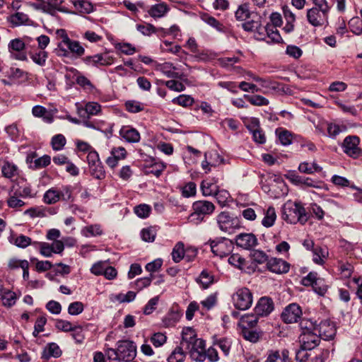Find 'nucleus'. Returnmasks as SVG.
<instances>
[{
    "label": "nucleus",
    "mask_w": 362,
    "mask_h": 362,
    "mask_svg": "<svg viewBox=\"0 0 362 362\" xmlns=\"http://www.w3.org/2000/svg\"><path fill=\"white\" fill-rule=\"evenodd\" d=\"M282 218L290 224H305L308 215L305 208L299 202H287L282 208Z\"/></svg>",
    "instance_id": "1"
},
{
    "label": "nucleus",
    "mask_w": 362,
    "mask_h": 362,
    "mask_svg": "<svg viewBox=\"0 0 362 362\" xmlns=\"http://www.w3.org/2000/svg\"><path fill=\"white\" fill-rule=\"evenodd\" d=\"M192 212L187 217V221L194 225L204 221L206 216L212 214L216 209L215 205L207 200H199L192 204Z\"/></svg>",
    "instance_id": "2"
},
{
    "label": "nucleus",
    "mask_w": 362,
    "mask_h": 362,
    "mask_svg": "<svg viewBox=\"0 0 362 362\" xmlns=\"http://www.w3.org/2000/svg\"><path fill=\"white\" fill-rule=\"evenodd\" d=\"M216 220L218 228L224 233H233L241 226L239 218L228 211L221 212L217 215Z\"/></svg>",
    "instance_id": "3"
},
{
    "label": "nucleus",
    "mask_w": 362,
    "mask_h": 362,
    "mask_svg": "<svg viewBox=\"0 0 362 362\" xmlns=\"http://www.w3.org/2000/svg\"><path fill=\"white\" fill-rule=\"evenodd\" d=\"M208 243L211 252L216 256L223 257L229 255L233 249V243L226 238H216L209 240Z\"/></svg>",
    "instance_id": "4"
},
{
    "label": "nucleus",
    "mask_w": 362,
    "mask_h": 362,
    "mask_svg": "<svg viewBox=\"0 0 362 362\" xmlns=\"http://www.w3.org/2000/svg\"><path fill=\"white\" fill-rule=\"evenodd\" d=\"M234 305L239 310H247L252 303V294L247 288H239L233 296Z\"/></svg>",
    "instance_id": "5"
},
{
    "label": "nucleus",
    "mask_w": 362,
    "mask_h": 362,
    "mask_svg": "<svg viewBox=\"0 0 362 362\" xmlns=\"http://www.w3.org/2000/svg\"><path fill=\"white\" fill-rule=\"evenodd\" d=\"M117 354L120 361H131L136 355V346L132 341H119L117 342Z\"/></svg>",
    "instance_id": "6"
},
{
    "label": "nucleus",
    "mask_w": 362,
    "mask_h": 362,
    "mask_svg": "<svg viewBox=\"0 0 362 362\" xmlns=\"http://www.w3.org/2000/svg\"><path fill=\"white\" fill-rule=\"evenodd\" d=\"M359 142V138L356 136H346L342 144L343 151L352 158H360L362 156V151L358 147Z\"/></svg>",
    "instance_id": "7"
},
{
    "label": "nucleus",
    "mask_w": 362,
    "mask_h": 362,
    "mask_svg": "<svg viewBox=\"0 0 362 362\" xmlns=\"http://www.w3.org/2000/svg\"><path fill=\"white\" fill-rule=\"evenodd\" d=\"M301 315L300 307L296 303H291L284 308L281 317L284 322L289 324L297 322Z\"/></svg>",
    "instance_id": "8"
},
{
    "label": "nucleus",
    "mask_w": 362,
    "mask_h": 362,
    "mask_svg": "<svg viewBox=\"0 0 362 362\" xmlns=\"http://www.w3.org/2000/svg\"><path fill=\"white\" fill-rule=\"evenodd\" d=\"M328 11L311 8L308 10L307 18L308 22L313 26H321L327 22Z\"/></svg>",
    "instance_id": "9"
},
{
    "label": "nucleus",
    "mask_w": 362,
    "mask_h": 362,
    "mask_svg": "<svg viewBox=\"0 0 362 362\" xmlns=\"http://www.w3.org/2000/svg\"><path fill=\"white\" fill-rule=\"evenodd\" d=\"M316 332L319 334L320 339L330 340L336 334V328L332 322L324 320L317 325Z\"/></svg>",
    "instance_id": "10"
},
{
    "label": "nucleus",
    "mask_w": 362,
    "mask_h": 362,
    "mask_svg": "<svg viewBox=\"0 0 362 362\" xmlns=\"http://www.w3.org/2000/svg\"><path fill=\"white\" fill-rule=\"evenodd\" d=\"M300 346L305 349H313L318 346L320 339L317 332H301L299 337Z\"/></svg>",
    "instance_id": "11"
},
{
    "label": "nucleus",
    "mask_w": 362,
    "mask_h": 362,
    "mask_svg": "<svg viewBox=\"0 0 362 362\" xmlns=\"http://www.w3.org/2000/svg\"><path fill=\"white\" fill-rule=\"evenodd\" d=\"M83 62L88 66H108L112 64L113 59L105 54H98L93 56H87L82 59Z\"/></svg>",
    "instance_id": "12"
},
{
    "label": "nucleus",
    "mask_w": 362,
    "mask_h": 362,
    "mask_svg": "<svg viewBox=\"0 0 362 362\" xmlns=\"http://www.w3.org/2000/svg\"><path fill=\"white\" fill-rule=\"evenodd\" d=\"M274 310V303L269 297H262L258 300L255 308V313L257 316H267Z\"/></svg>",
    "instance_id": "13"
},
{
    "label": "nucleus",
    "mask_w": 362,
    "mask_h": 362,
    "mask_svg": "<svg viewBox=\"0 0 362 362\" xmlns=\"http://www.w3.org/2000/svg\"><path fill=\"white\" fill-rule=\"evenodd\" d=\"M267 269L273 273L285 274L289 271L290 264L281 259H270L267 263Z\"/></svg>",
    "instance_id": "14"
},
{
    "label": "nucleus",
    "mask_w": 362,
    "mask_h": 362,
    "mask_svg": "<svg viewBox=\"0 0 362 362\" xmlns=\"http://www.w3.org/2000/svg\"><path fill=\"white\" fill-rule=\"evenodd\" d=\"M235 240L238 246L245 250H250L257 245V239L252 233H240Z\"/></svg>",
    "instance_id": "15"
},
{
    "label": "nucleus",
    "mask_w": 362,
    "mask_h": 362,
    "mask_svg": "<svg viewBox=\"0 0 362 362\" xmlns=\"http://www.w3.org/2000/svg\"><path fill=\"white\" fill-rule=\"evenodd\" d=\"M119 135L129 143H137L140 140L139 132L129 126L122 127L119 130Z\"/></svg>",
    "instance_id": "16"
},
{
    "label": "nucleus",
    "mask_w": 362,
    "mask_h": 362,
    "mask_svg": "<svg viewBox=\"0 0 362 362\" xmlns=\"http://www.w3.org/2000/svg\"><path fill=\"white\" fill-rule=\"evenodd\" d=\"M2 175L8 179H12L19 174V170L17 165L8 160H4L1 166Z\"/></svg>",
    "instance_id": "17"
},
{
    "label": "nucleus",
    "mask_w": 362,
    "mask_h": 362,
    "mask_svg": "<svg viewBox=\"0 0 362 362\" xmlns=\"http://www.w3.org/2000/svg\"><path fill=\"white\" fill-rule=\"evenodd\" d=\"M158 69L168 78L182 79L184 76L183 74L175 71L177 68L170 62H165L159 65Z\"/></svg>",
    "instance_id": "18"
},
{
    "label": "nucleus",
    "mask_w": 362,
    "mask_h": 362,
    "mask_svg": "<svg viewBox=\"0 0 362 362\" xmlns=\"http://www.w3.org/2000/svg\"><path fill=\"white\" fill-rule=\"evenodd\" d=\"M25 48V43L21 39L16 38L10 42L8 44V49L11 51H16L19 53L14 56V58L18 60L24 61L27 59L26 54L21 52Z\"/></svg>",
    "instance_id": "19"
},
{
    "label": "nucleus",
    "mask_w": 362,
    "mask_h": 362,
    "mask_svg": "<svg viewBox=\"0 0 362 362\" xmlns=\"http://www.w3.org/2000/svg\"><path fill=\"white\" fill-rule=\"evenodd\" d=\"M62 42L66 45L72 53L76 54L78 57L82 56L85 52L84 48L80 43L78 41L71 40L67 35L63 37Z\"/></svg>",
    "instance_id": "20"
},
{
    "label": "nucleus",
    "mask_w": 362,
    "mask_h": 362,
    "mask_svg": "<svg viewBox=\"0 0 362 362\" xmlns=\"http://www.w3.org/2000/svg\"><path fill=\"white\" fill-rule=\"evenodd\" d=\"M101 110L100 104L95 102H89L86 103L84 108H78V113L81 117H86V115H98Z\"/></svg>",
    "instance_id": "21"
},
{
    "label": "nucleus",
    "mask_w": 362,
    "mask_h": 362,
    "mask_svg": "<svg viewBox=\"0 0 362 362\" xmlns=\"http://www.w3.org/2000/svg\"><path fill=\"white\" fill-rule=\"evenodd\" d=\"M168 11L169 8L167 4L165 3H160L152 6L148 13L151 17L156 18L164 16Z\"/></svg>",
    "instance_id": "22"
},
{
    "label": "nucleus",
    "mask_w": 362,
    "mask_h": 362,
    "mask_svg": "<svg viewBox=\"0 0 362 362\" xmlns=\"http://www.w3.org/2000/svg\"><path fill=\"white\" fill-rule=\"evenodd\" d=\"M216 180L214 179L209 180H203L201 184V189L204 196L213 195L217 192L218 186L216 185Z\"/></svg>",
    "instance_id": "23"
},
{
    "label": "nucleus",
    "mask_w": 362,
    "mask_h": 362,
    "mask_svg": "<svg viewBox=\"0 0 362 362\" xmlns=\"http://www.w3.org/2000/svg\"><path fill=\"white\" fill-rule=\"evenodd\" d=\"M197 336L194 333V331L191 328H187L182 332V339L181 341V347H185L187 349L193 343L194 340H195Z\"/></svg>",
    "instance_id": "24"
},
{
    "label": "nucleus",
    "mask_w": 362,
    "mask_h": 362,
    "mask_svg": "<svg viewBox=\"0 0 362 362\" xmlns=\"http://www.w3.org/2000/svg\"><path fill=\"white\" fill-rule=\"evenodd\" d=\"M62 355V351L56 343H49L45 349L42 358L48 359L51 356L58 358Z\"/></svg>",
    "instance_id": "25"
},
{
    "label": "nucleus",
    "mask_w": 362,
    "mask_h": 362,
    "mask_svg": "<svg viewBox=\"0 0 362 362\" xmlns=\"http://www.w3.org/2000/svg\"><path fill=\"white\" fill-rule=\"evenodd\" d=\"M259 316H257L256 313L251 315H245L240 318L239 325L242 329L245 327L253 328L256 326L258 318Z\"/></svg>",
    "instance_id": "26"
},
{
    "label": "nucleus",
    "mask_w": 362,
    "mask_h": 362,
    "mask_svg": "<svg viewBox=\"0 0 362 362\" xmlns=\"http://www.w3.org/2000/svg\"><path fill=\"white\" fill-rule=\"evenodd\" d=\"M322 168L318 165L316 163L313 162L310 163L308 162H303L298 166V170L300 173L306 174H313L315 172L322 171Z\"/></svg>",
    "instance_id": "27"
},
{
    "label": "nucleus",
    "mask_w": 362,
    "mask_h": 362,
    "mask_svg": "<svg viewBox=\"0 0 362 362\" xmlns=\"http://www.w3.org/2000/svg\"><path fill=\"white\" fill-rule=\"evenodd\" d=\"M276 218V214L274 208L273 206H269L264 214V217L262 219V223L267 228L271 227L274 224Z\"/></svg>",
    "instance_id": "28"
},
{
    "label": "nucleus",
    "mask_w": 362,
    "mask_h": 362,
    "mask_svg": "<svg viewBox=\"0 0 362 362\" xmlns=\"http://www.w3.org/2000/svg\"><path fill=\"white\" fill-rule=\"evenodd\" d=\"M185 248L184 244L182 242H178L173 249L172 258L175 263L180 262L185 258Z\"/></svg>",
    "instance_id": "29"
},
{
    "label": "nucleus",
    "mask_w": 362,
    "mask_h": 362,
    "mask_svg": "<svg viewBox=\"0 0 362 362\" xmlns=\"http://www.w3.org/2000/svg\"><path fill=\"white\" fill-rule=\"evenodd\" d=\"M44 202L47 204H53L59 201L58 189L51 188L43 196Z\"/></svg>",
    "instance_id": "30"
},
{
    "label": "nucleus",
    "mask_w": 362,
    "mask_h": 362,
    "mask_svg": "<svg viewBox=\"0 0 362 362\" xmlns=\"http://www.w3.org/2000/svg\"><path fill=\"white\" fill-rule=\"evenodd\" d=\"M185 356L182 347L177 346L168 356V362H183Z\"/></svg>",
    "instance_id": "31"
},
{
    "label": "nucleus",
    "mask_w": 362,
    "mask_h": 362,
    "mask_svg": "<svg viewBox=\"0 0 362 362\" xmlns=\"http://www.w3.org/2000/svg\"><path fill=\"white\" fill-rule=\"evenodd\" d=\"M250 16V11L249 10V5L243 4L239 6L235 11V18L238 21H244L248 19Z\"/></svg>",
    "instance_id": "32"
},
{
    "label": "nucleus",
    "mask_w": 362,
    "mask_h": 362,
    "mask_svg": "<svg viewBox=\"0 0 362 362\" xmlns=\"http://www.w3.org/2000/svg\"><path fill=\"white\" fill-rule=\"evenodd\" d=\"M59 201L73 202L72 189L70 186H63L58 189Z\"/></svg>",
    "instance_id": "33"
},
{
    "label": "nucleus",
    "mask_w": 362,
    "mask_h": 362,
    "mask_svg": "<svg viewBox=\"0 0 362 362\" xmlns=\"http://www.w3.org/2000/svg\"><path fill=\"white\" fill-rule=\"evenodd\" d=\"M228 262L230 265L242 270L245 265L246 260L239 254H233L229 257Z\"/></svg>",
    "instance_id": "34"
},
{
    "label": "nucleus",
    "mask_w": 362,
    "mask_h": 362,
    "mask_svg": "<svg viewBox=\"0 0 362 362\" xmlns=\"http://www.w3.org/2000/svg\"><path fill=\"white\" fill-rule=\"evenodd\" d=\"M317 325L316 322L307 318H303L300 322V327L302 332H315Z\"/></svg>",
    "instance_id": "35"
},
{
    "label": "nucleus",
    "mask_w": 362,
    "mask_h": 362,
    "mask_svg": "<svg viewBox=\"0 0 362 362\" xmlns=\"http://www.w3.org/2000/svg\"><path fill=\"white\" fill-rule=\"evenodd\" d=\"M245 98L253 105L262 106L267 105L269 104V100L259 95H245Z\"/></svg>",
    "instance_id": "36"
},
{
    "label": "nucleus",
    "mask_w": 362,
    "mask_h": 362,
    "mask_svg": "<svg viewBox=\"0 0 362 362\" xmlns=\"http://www.w3.org/2000/svg\"><path fill=\"white\" fill-rule=\"evenodd\" d=\"M214 345H216L226 356H228L230 353L232 341L230 339L221 338L217 339Z\"/></svg>",
    "instance_id": "37"
},
{
    "label": "nucleus",
    "mask_w": 362,
    "mask_h": 362,
    "mask_svg": "<svg viewBox=\"0 0 362 362\" xmlns=\"http://www.w3.org/2000/svg\"><path fill=\"white\" fill-rule=\"evenodd\" d=\"M288 356V351H283L282 355L278 351H271L265 362H285V358Z\"/></svg>",
    "instance_id": "38"
},
{
    "label": "nucleus",
    "mask_w": 362,
    "mask_h": 362,
    "mask_svg": "<svg viewBox=\"0 0 362 362\" xmlns=\"http://www.w3.org/2000/svg\"><path fill=\"white\" fill-rule=\"evenodd\" d=\"M74 6L80 12L84 13H90L93 9L91 3L87 0H78L75 1Z\"/></svg>",
    "instance_id": "39"
},
{
    "label": "nucleus",
    "mask_w": 362,
    "mask_h": 362,
    "mask_svg": "<svg viewBox=\"0 0 362 362\" xmlns=\"http://www.w3.org/2000/svg\"><path fill=\"white\" fill-rule=\"evenodd\" d=\"M252 328L245 327L242 329V334L243 337L251 342H257L259 338V334L256 331L252 329Z\"/></svg>",
    "instance_id": "40"
},
{
    "label": "nucleus",
    "mask_w": 362,
    "mask_h": 362,
    "mask_svg": "<svg viewBox=\"0 0 362 362\" xmlns=\"http://www.w3.org/2000/svg\"><path fill=\"white\" fill-rule=\"evenodd\" d=\"M328 252L326 249L316 247L313 250V261L318 264H322L324 259L326 258Z\"/></svg>",
    "instance_id": "41"
},
{
    "label": "nucleus",
    "mask_w": 362,
    "mask_h": 362,
    "mask_svg": "<svg viewBox=\"0 0 362 362\" xmlns=\"http://www.w3.org/2000/svg\"><path fill=\"white\" fill-rule=\"evenodd\" d=\"M51 144L54 151H60L66 144V139L62 134H57L52 138Z\"/></svg>",
    "instance_id": "42"
},
{
    "label": "nucleus",
    "mask_w": 362,
    "mask_h": 362,
    "mask_svg": "<svg viewBox=\"0 0 362 362\" xmlns=\"http://www.w3.org/2000/svg\"><path fill=\"white\" fill-rule=\"evenodd\" d=\"M29 21L27 14L22 12H17L11 16V22L16 25L25 24Z\"/></svg>",
    "instance_id": "43"
},
{
    "label": "nucleus",
    "mask_w": 362,
    "mask_h": 362,
    "mask_svg": "<svg viewBox=\"0 0 362 362\" xmlns=\"http://www.w3.org/2000/svg\"><path fill=\"white\" fill-rule=\"evenodd\" d=\"M252 259L257 262V264H263L264 262H267L269 260L268 259V256L267 254L259 250H253L250 254Z\"/></svg>",
    "instance_id": "44"
},
{
    "label": "nucleus",
    "mask_w": 362,
    "mask_h": 362,
    "mask_svg": "<svg viewBox=\"0 0 362 362\" xmlns=\"http://www.w3.org/2000/svg\"><path fill=\"white\" fill-rule=\"evenodd\" d=\"M89 168L91 175L95 178L102 180L105 177V171L101 163L90 165Z\"/></svg>",
    "instance_id": "45"
},
{
    "label": "nucleus",
    "mask_w": 362,
    "mask_h": 362,
    "mask_svg": "<svg viewBox=\"0 0 362 362\" xmlns=\"http://www.w3.org/2000/svg\"><path fill=\"white\" fill-rule=\"evenodd\" d=\"M30 57L37 64L44 66L47 58V52L44 50H40L37 52L33 53Z\"/></svg>",
    "instance_id": "46"
},
{
    "label": "nucleus",
    "mask_w": 362,
    "mask_h": 362,
    "mask_svg": "<svg viewBox=\"0 0 362 362\" xmlns=\"http://www.w3.org/2000/svg\"><path fill=\"white\" fill-rule=\"evenodd\" d=\"M172 102L182 107H188L192 105L194 100L192 97L187 95H180L173 99Z\"/></svg>",
    "instance_id": "47"
},
{
    "label": "nucleus",
    "mask_w": 362,
    "mask_h": 362,
    "mask_svg": "<svg viewBox=\"0 0 362 362\" xmlns=\"http://www.w3.org/2000/svg\"><path fill=\"white\" fill-rule=\"evenodd\" d=\"M151 208L146 204H139L134 207V213L140 218H146L149 216Z\"/></svg>",
    "instance_id": "48"
},
{
    "label": "nucleus",
    "mask_w": 362,
    "mask_h": 362,
    "mask_svg": "<svg viewBox=\"0 0 362 362\" xmlns=\"http://www.w3.org/2000/svg\"><path fill=\"white\" fill-rule=\"evenodd\" d=\"M82 233L86 237L95 236L100 235L102 230L98 225H91L83 228Z\"/></svg>",
    "instance_id": "49"
},
{
    "label": "nucleus",
    "mask_w": 362,
    "mask_h": 362,
    "mask_svg": "<svg viewBox=\"0 0 362 362\" xmlns=\"http://www.w3.org/2000/svg\"><path fill=\"white\" fill-rule=\"evenodd\" d=\"M311 349H305L302 346L296 351V360L298 362H309L310 354L308 351Z\"/></svg>",
    "instance_id": "50"
},
{
    "label": "nucleus",
    "mask_w": 362,
    "mask_h": 362,
    "mask_svg": "<svg viewBox=\"0 0 362 362\" xmlns=\"http://www.w3.org/2000/svg\"><path fill=\"white\" fill-rule=\"evenodd\" d=\"M197 282L202 285L204 288H207L209 285L213 282V276H211L208 272L204 270L200 274Z\"/></svg>",
    "instance_id": "51"
},
{
    "label": "nucleus",
    "mask_w": 362,
    "mask_h": 362,
    "mask_svg": "<svg viewBox=\"0 0 362 362\" xmlns=\"http://www.w3.org/2000/svg\"><path fill=\"white\" fill-rule=\"evenodd\" d=\"M196 184L193 182L187 183L182 188V194L185 197H193L196 194Z\"/></svg>",
    "instance_id": "52"
},
{
    "label": "nucleus",
    "mask_w": 362,
    "mask_h": 362,
    "mask_svg": "<svg viewBox=\"0 0 362 362\" xmlns=\"http://www.w3.org/2000/svg\"><path fill=\"white\" fill-rule=\"evenodd\" d=\"M3 304L6 306L11 307L16 303V294L13 292L8 291L4 292L1 296Z\"/></svg>",
    "instance_id": "53"
},
{
    "label": "nucleus",
    "mask_w": 362,
    "mask_h": 362,
    "mask_svg": "<svg viewBox=\"0 0 362 362\" xmlns=\"http://www.w3.org/2000/svg\"><path fill=\"white\" fill-rule=\"evenodd\" d=\"M313 187L316 189H322L325 184L321 180H314L310 177H303L302 187Z\"/></svg>",
    "instance_id": "54"
},
{
    "label": "nucleus",
    "mask_w": 362,
    "mask_h": 362,
    "mask_svg": "<svg viewBox=\"0 0 362 362\" xmlns=\"http://www.w3.org/2000/svg\"><path fill=\"white\" fill-rule=\"evenodd\" d=\"M158 301L159 296H156L150 299L144 308V313L145 315L151 314L156 310Z\"/></svg>",
    "instance_id": "55"
},
{
    "label": "nucleus",
    "mask_w": 362,
    "mask_h": 362,
    "mask_svg": "<svg viewBox=\"0 0 362 362\" xmlns=\"http://www.w3.org/2000/svg\"><path fill=\"white\" fill-rule=\"evenodd\" d=\"M167 337L166 336L160 332L155 333L151 337V341L156 347H159L163 345L166 341Z\"/></svg>",
    "instance_id": "56"
},
{
    "label": "nucleus",
    "mask_w": 362,
    "mask_h": 362,
    "mask_svg": "<svg viewBox=\"0 0 362 362\" xmlns=\"http://www.w3.org/2000/svg\"><path fill=\"white\" fill-rule=\"evenodd\" d=\"M83 310V304L81 302L76 301L71 303L68 308V313L71 315H76Z\"/></svg>",
    "instance_id": "57"
},
{
    "label": "nucleus",
    "mask_w": 362,
    "mask_h": 362,
    "mask_svg": "<svg viewBox=\"0 0 362 362\" xmlns=\"http://www.w3.org/2000/svg\"><path fill=\"white\" fill-rule=\"evenodd\" d=\"M156 237V231L153 228H144L141 230V238L146 242H153Z\"/></svg>",
    "instance_id": "58"
},
{
    "label": "nucleus",
    "mask_w": 362,
    "mask_h": 362,
    "mask_svg": "<svg viewBox=\"0 0 362 362\" xmlns=\"http://www.w3.org/2000/svg\"><path fill=\"white\" fill-rule=\"evenodd\" d=\"M35 244H37L40 248V252L42 255L49 257H51L53 253V250L52 246L47 243H35Z\"/></svg>",
    "instance_id": "59"
},
{
    "label": "nucleus",
    "mask_w": 362,
    "mask_h": 362,
    "mask_svg": "<svg viewBox=\"0 0 362 362\" xmlns=\"http://www.w3.org/2000/svg\"><path fill=\"white\" fill-rule=\"evenodd\" d=\"M14 244L18 247L25 248L31 244V239L28 236L20 235L15 238Z\"/></svg>",
    "instance_id": "60"
},
{
    "label": "nucleus",
    "mask_w": 362,
    "mask_h": 362,
    "mask_svg": "<svg viewBox=\"0 0 362 362\" xmlns=\"http://www.w3.org/2000/svg\"><path fill=\"white\" fill-rule=\"evenodd\" d=\"M269 25L262 26L259 24V28H256L255 30V38L258 40H265L267 38L268 31H269Z\"/></svg>",
    "instance_id": "61"
},
{
    "label": "nucleus",
    "mask_w": 362,
    "mask_h": 362,
    "mask_svg": "<svg viewBox=\"0 0 362 362\" xmlns=\"http://www.w3.org/2000/svg\"><path fill=\"white\" fill-rule=\"evenodd\" d=\"M165 85L170 90L181 92L185 89V86L181 83L175 80H170L165 82Z\"/></svg>",
    "instance_id": "62"
},
{
    "label": "nucleus",
    "mask_w": 362,
    "mask_h": 362,
    "mask_svg": "<svg viewBox=\"0 0 362 362\" xmlns=\"http://www.w3.org/2000/svg\"><path fill=\"white\" fill-rule=\"evenodd\" d=\"M55 327L57 329L63 331V332H71L74 329V327L72 324L66 320H57L55 323Z\"/></svg>",
    "instance_id": "63"
},
{
    "label": "nucleus",
    "mask_w": 362,
    "mask_h": 362,
    "mask_svg": "<svg viewBox=\"0 0 362 362\" xmlns=\"http://www.w3.org/2000/svg\"><path fill=\"white\" fill-rule=\"evenodd\" d=\"M320 279L317 278V274L315 272H310L305 277L302 279V283L304 286H313L315 283L318 282Z\"/></svg>",
    "instance_id": "64"
}]
</instances>
